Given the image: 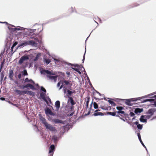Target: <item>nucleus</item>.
Instances as JSON below:
<instances>
[{
  "mask_svg": "<svg viewBox=\"0 0 156 156\" xmlns=\"http://www.w3.org/2000/svg\"><path fill=\"white\" fill-rule=\"evenodd\" d=\"M6 76H5L4 78V80H5L6 79Z\"/></svg>",
  "mask_w": 156,
  "mask_h": 156,
  "instance_id": "nucleus-64",
  "label": "nucleus"
},
{
  "mask_svg": "<svg viewBox=\"0 0 156 156\" xmlns=\"http://www.w3.org/2000/svg\"><path fill=\"white\" fill-rule=\"evenodd\" d=\"M73 108V106H72L71 108H70L71 110H72Z\"/></svg>",
  "mask_w": 156,
  "mask_h": 156,
  "instance_id": "nucleus-60",
  "label": "nucleus"
},
{
  "mask_svg": "<svg viewBox=\"0 0 156 156\" xmlns=\"http://www.w3.org/2000/svg\"><path fill=\"white\" fill-rule=\"evenodd\" d=\"M66 74H67V75H69L70 74V73L69 72H66Z\"/></svg>",
  "mask_w": 156,
  "mask_h": 156,
  "instance_id": "nucleus-52",
  "label": "nucleus"
},
{
  "mask_svg": "<svg viewBox=\"0 0 156 156\" xmlns=\"http://www.w3.org/2000/svg\"><path fill=\"white\" fill-rule=\"evenodd\" d=\"M130 115L131 117H133L135 115V114L133 112H131L130 113Z\"/></svg>",
  "mask_w": 156,
  "mask_h": 156,
  "instance_id": "nucleus-40",
  "label": "nucleus"
},
{
  "mask_svg": "<svg viewBox=\"0 0 156 156\" xmlns=\"http://www.w3.org/2000/svg\"><path fill=\"white\" fill-rule=\"evenodd\" d=\"M143 111V109L142 108H137L135 109L134 112L136 114H137L138 113H140L142 112Z\"/></svg>",
  "mask_w": 156,
  "mask_h": 156,
  "instance_id": "nucleus-15",
  "label": "nucleus"
},
{
  "mask_svg": "<svg viewBox=\"0 0 156 156\" xmlns=\"http://www.w3.org/2000/svg\"><path fill=\"white\" fill-rule=\"evenodd\" d=\"M108 102L112 106H115V104L113 101L109 100H108Z\"/></svg>",
  "mask_w": 156,
  "mask_h": 156,
  "instance_id": "nucleus-29",
  "label": "nucleus"
},
{
  "mask_svg": "<svg viewBox=\"0 0 156 156\" xmlns=\"http://www.w3.org/2000/svg\"><path fill=\"white\" fill-rule=\"evenodd\" d=\"M98 110H96L95 111V113L94 114V115L95 116L101 115H102V113L101 112H97Z\"/></svg>",
  "mask_w": 156,
  "mask_h": 156,
  "instance_id": "nucleus-21",
  "label": "nucleus"
},
{
  "mask_svg": "<svg viewBox=\"0 0 156 156\" xmlns=\"http://www.w3.org/2000/svg\"><path fill=\"white\" fill-rule=\"evenodd\" d=\"M30 42L29 41H25L21 43L20 44H19L18 46V48H21L24 46L29 45V43Z\"/></svg>",
  "mask_w": 156,
  "mask_h": 156,
  "instance_id": "nucleus-5",
  "label": "nucleus"
},
{
  "mask_svg": "<svg viewBox=\"0 0 156 156\" xmlns=\"http://www.w3.org/2000/svg\"><path fill=\"white\" fill-rule=\"evenodd\" d=\"M18 87H20V88H21V87H22V86H17Z\"/></svg>",
  "mask_w": 156,
  "mask_h": 156,
  "instance_id": "nucleus-62",
  "label": "nucleus"
},
{
  "mask_svg": "<svg viewBox=\"0 0 156 156\" xmlns=\"http://www.w3.org/2000/svg\"><path fill=\"white\" fill-rule=\"evenodd\" d=\"M77 72L79 73L80 74H81V72L79 70V71H78V72Z\"/></svg>",
  "mask_w": 156,
  "mask_h": 156,
  "instance_id": "nucleus-59",
  "label": "nucleus"
},
{
  "mask_svg": "<svg viewBox=\"0 0 156 156\" xmlns=\"http://www.w3.org/2000/svg\"><path fill=\"white\" fill-rule=\"evenodd\" d=\"M52 139L53 140L54 143H56L58 140V138L57 136L54 135L52 136Z\"/></svg>",
  "mask_w": 156,
  "mask_h": 156,
  "instance_id": "nucleus-20",
  "label": "nucleus"
},
{
  "mask_svg": "<svg viewBox=\"0 0 156 156\" xmlns=\"http://www.w3.org/2000/svg\"><path fill=\"white\" fill-rule=\"evenodd\" d=\"M17 43L16 42H15L13 45L12 46V49L17 44Z\"/></svg>",
  "mask_w": 156,
  "mask_h": 156,
  "instance_id": "nucleus-41",
  "label": "nucleus"
},
{
  "mask_svg": "<svg viewBox=\"0 0 156 156\" xmlns=\"http://www.w3.org/2000/svg\"><path fill=\"white\" fill-rule=\"evenodd\" d=\"M44 60L45 63L46 65H48L51 62V60L49 59L45 58H44Z\"/></svg>",
  "mask_w": 156,
  "mask_h": 156,
  "instance_id": "nucleus-24",
  "label": "nucleus"
},
{
  "mask_svg": "<svg viewBox=\"0 0 156 156\" xmlns=\"http://www.w3.org/2000/svg\"><path fill=\"white\" fill-rule=\"evenodd\" d=\"M28 87H30L31 89H34V86L30 83L27 84L25 85L22 86L21 88V89H24Z\"/></svg>",
  "mask_w": 156,
  "mask_h": 156,
  "instance_id": "nucleus-9",
  "label": "nucleus"
},
{
  "mask_svg": "<svg viewBox=\"0 0 156 156\" xmlns=\"http://www.w3.org/2000/svg\"><path fill=\"white\" fill-rule=\"evenodd\" d=\"M108 114L110 115H112L113 116H115L116 115L115 113L114 112H108Z\"/></svg>",
  "mask_w": 156,
  "mask_h": 156,
  "instance_id": "nucleus-30",
  "label": "nucleus"
},
{
  "mask_svg": "<svg viewBox=\"0 0 156 156\" xmlns=\"http://www.w3.org/2000/svg\"><path fill=\"white\" fill-rule=\"evenodd\" d=\"M94 104V108L95 109H97V108H98V105L97 104L96 102H94V104Z\"/></svg>",
  "mask_w": 156,
  "mask_h": 156,
  "instance_id": "nucleus-33",
  "label": "nucleus"
},
{
  "mask_svg": "<svg viewBox=\"0 0 156 156\" xmlns=\"http://www.w3.org/2000/svg\"><path fill=\"white\" fill-rule=\"evenodd\" d=\"M72 69H74L75 71H76L77 72H78L79 71V69H78L77 68H73L72 67Z\"/></svg>",
  "mask_w": 156,
  "mask_h": 156,
  "instance_id": "nucleus-44",
  "label": "nucleus"
},
{
  "mask_svg": "<svg viewBox=\"0 0 156 156\" xmlns=\"http://www.w3.org/2000/svg\"><path fill=\"white\" fill-rule=\"evenodd\" d=\"M22 75L21 74H20L18 75V77L19 79H20L21 78Z\"/></svg>",
  "mask_w": 156,
  "mask_h": 156,
  "instance_id": "nucleus-45",
  "label": "nucleus"
},
{
  "mask_svg": "<svg viewBox=\"0 0 156 156\" xmlns=\"http://www.w3.org/2000/svg\"><path fill=\"white\" fill-rule=\"evenodd\" d=\"M29 59V57L27 55H23L21 57L19 61V64L20 65H21L24 62L28 60Z\"/></svg>",
  "mask_w": 156,
  "mask_h": 156,
  "instance_id": "nucleus-3",
  "label": "nucleus"
},
{
  "mask_svg": "<svg viewBox=\"0 0 156 156\" xmlns=\"http://www.w3.org/2000/svg\"><path fill=\"white\" fill-rule=\"evenodd\" d=\"M25 82H31L33 83V84H34V81H33L31 80H29L28 78H27L25 80Z\"/></svg>",
  "mask_w": 156,
  "mask_h": 156,
  "instance_id": "nucleus-23",
  "label": "nucleus"
},
{
  "mask_svg": "<svg viewBox=\"0 0 156 156\" xmlns=\"http://www.w3.org/2000/svg\"><path fill=\"white\" fill-rule=\"evenodd\" d=\"M39 119L46 129L48 130L51 132H56L57 131L56 128L51 124L48 123L47 122L46 119L42 116H40Z\"/></svg>",
  "mask_w": 156,
  "mask_h": 156,
  "instance_id": "nucleus-1",
  "label": "nucleus"
},
{
  "mask_svg": "<svg viewBox=\"0 0 156 156\" xmlns=\"http://www.w3.org/2000/svg\"><path fill=\"white\" fill-rule=\"evenodd\" d=\"M49 156H52L53 154V153H49Z\"/></svg>",
  "mask_w": 156,
  "mask_h": 156,
  "instance_id": "nucleus-53",
  "label": "nucleus"
},
{
  "mask_svg": "<svg viewBox=\"0 0 156 156\" xmlns=\"http://www.w3.org/2000/svg\"><path fill=\"white\" fill-rule=\"evenodd\" d=\"M45 113L46 115L48 116V115H54V114L52 112L51 110L48 108H47L45 110Z\"/></svg>",
  "mask_w": 156,
  "mask_h": 156,
  "instance_id": "nucleus-7",
  "label": "nucleus"
},
{
  "mask_svg": "<svg viewBox=\"0 0 156 156\" xmlns=\"http://www.w3.org/2000/svg\"><path fill=\"white\" fill-rule=\"evenodd\" d=\"M85 52H86V51L85 52L84 54V55L83 56V59L82 60L83 62H84V59H85Z\"/></svg>",
  "mask_w": 156,
  "mask_h": 156,
  "instance_id": "nucleus-46",
  "label": "nucleus"
},
{
  "mask_svg": "<svg viewBox=\"0 0 156 156\" xmlns=\"http://www.w3.org/2000/svg\"><path fill=\"white\" fill-rule=\"evenodd\" d=\"M137 127L138 129H142V126L140 124H138L137 125Z\"/></svg>",
  "mask_w": 156,
  "mask_h": 156,
  "instance_id": "nucleus-35",
  "label": "nucleus"
},
{
  "mask_svg": "<svg viewBox=\"0 0 156 156\" xmlns=\"http://www.w3.org/2000/svg\"><path fill=\"white\" fill-rule=\"evenodd\" d=\"M45 93H41L40 94V96L41 98L44 100L46 103H48V101L45 98Z\"/></svg>",
  "mask_w": 156,
  "mask_h": 156,
  "instance_id": "nucleus-17",
  "label": "nucleus"
},
{
  "mask_svg": "<svg viewBox=\"0 0 156 156\" xmlns=\"http://www.w3.org/2000/svg\"><path fill=\"white\" fill-rule=\"evenodd\" d=\"M154 111L152 109H149L148 112V114H149L150 116L152 115L154 113Z\"/></svg>",
  "mask_w": 156,
  "mask_h": 156,
  "instance_id": "nucleus-25",
  "label": "nucleus"
},
{
  "mask_svg": "<svg viewBox=\"0 0 156 156\" xmlns=\"http://www.w3.org/2000/svg\"><path fill=\"white\" fill-rule=\"evenodd\" d=\"M71 10H72V12H73V7H72L71 8Z\"/></svg>",
  "mask_w": 156,
  "mask_h": 156,
  "instance_id": "nucleus-57",
  "label": "nucleus"
},
{
  "mask_svg": "<svg viewBox=\"0 0 156 156\" xmlns=\"http://www.w3.org/2000/svg\"><path fill=\"white\" fill-rule=\"evenodd\" d=\"M120 119H121V120H123V121L125 122V120L124 119L122 118L121 117H120Z\"/></svg>",
  "mask_w": 156,
  "mask_h": 156,
  "instance_id": "nucleus-54",
  "label": "nucleus"
},
{
  "mask_svg": "<svg viewBox=\"0 0 156 156\" xmlns=\"http://www.w3.org/2000/svg\"><path fill=\"white\" fill-rule=\"evenodd\" d=\"M97 93L98 94H99L100 95H101V94L100 93H99L97 91Z\"/></svg>",
  "mask_w": 156,
  "mask_h": 156,
  "instance_id": "nucleus-61",
  "label": "nucleus"
},
{
  "mask_svg": "<svg viewBox=\"0 0 156 156\" xmlns=\"http://www.w3.org/2000/svg\"><path fill=\"white\" fill-rule=\"evenodd\" d=\"M69 100H70V102L72 105H73L75 104V103L74 102V101L73 100V98L71 97H69Z\"/></svg>",
  "mask_w": 156,
  "mask_h": 156,
  "instance_id": "nucleus-22",
  "label": "nucleus"
},
{
  "mask_svg": "<svg viewBox=\"0 0 156 156\" xmlns=\"http://www.w3.org/2000/svg\"><path fill=\"white\" fill-rule=\"evenodd\" d=\"M89 102V101H87L86 102V108H87L88 107V103Z\"/></svg>",
  "mask_w": 156,
  "mask_h": 156,
  "instance_id": "nucleus-43",
  "label": "nucleus"
},
{
  "mask_svg": "<svg viewBox=\"0 0 156 156\" xmlns=\"http://www.w3.org/2000/svg\"><path fill=\"white\" fill-rule=\"evenodd\" d=\"M13 71L12 69H10L9 70V77L10 79V80H13Z\"/></svg>",
  "mask_w": 156,
  "mask_h": 156,
  "instance_id": "nucleus-12",
  "label": "nucleus"
},
{
  "mask_svg": "<svg viewBox=\"0 0 156 156\" xmlns=\"http://www.w3.org/2000/svg\"><path fill=\"white\" fill-rule=\"evenodd\" d=\"M60 82H59L58 83H57V87H59L60 85Z\"/></svg>",
  "mask_w": 156,
  "mask_h": 156,
  "instance_id": "nucleus-47",
  "label": "nucleus"
},
{
  "mask_svg": "<svg viewBox=\"0 0 156 156\" xmlns=\"http://www.w3.org/2000/svg\"><path fill=\"white\" fill-rule=\"evenodd\" d=\"M23 75H24V76L27 75V71L26 70H25V69L24 70L23 73Z\"/></svg>",
  "mask_w": 156,
  "mask_h": 156,
  "instance_id": "nucleus-38",
  "label": "nucleus"
},
{
  "mask_svg": "<svg viewBox=\"0 0 156 156\" xmlns=\"http://www.w3.org/2000/svg\"><path fill=\"white\" fill-rule=\"evenodd\" d=\"M154 94H153L152 93H151L150 94H148V95H145V96H143L141 97L142 98H147L148 96H149L150 95H153Z\"/></svg>",
  "mask_w": 156,
  "mask_h": 156,
  "instance_id": "nucleus-37",
  "label": "nucleus"
},
{
  "mask_svg": "<svg viewBox=\"0 0 156 156\" xmlns=\"http://www.w3.org/2000/svg\"><path fill=\"white\" fill-rule=\"evenodd\" d=\"M52 58L54 59V60L56 62H58L59 61V60L57 59H55V58Z\"/></svg>",
  "mask_w": 156,
  "mask_h": 156,
  "instance_id": "nucleus-48",
  "label": "nucleus"
},
{
  "mask_svg": "<svg viewBox=\"0 0 156 156\" xmlns=\"http://www.w3.org/2000/svg\"><path fill=\"white\" fill-rule=\"evenodd\" d=\"M0 23H2V22H0ZM3 23H5V24H8V23L7 22H4Z\"/></svg>",
  "mask_w": 156,
  "mask_h": 156,
  "instance_id": "nucleus-55",
  "label": "nucleus"
},
{
  "mask_svg": "<svg viewBox=\"0 0 156 156\" xmlns=\"http://www.w3.org/2000/svg\"><path fill=\"white\" fill-rule=\"evenodd\" d=\"M27 29V30H28L29 31H30V30H31V29Z\"/></svg>",
  "mask_w": 156,
  "mask_h": 156,
  "instance_id": "nucleus-63",
  "label": "nucleus"
},
{
  "mask_svg": "<svg viewBox=\"0 0 156 156\" xmlns=\"http://www.w3.org/2000/svg\"><path fill=\"white\" fill-rule=\"evenodd\" d=\"M0 99L2 101H4L5 100V98L3 97H1L0 98Z\"/></svg>",
  "mask_w": 156,
  "mask_h": 156,
  "instance_id": "nucleus-49",
  "label": "nucleus"
},
{
  "mask_svg": "<svg viewBox=\"0 0 156 156\" xmlns=\"http://www.w3.org/2000/svg\"><path fill=\"white\" fill-rule=\"evenodd\" d=\"M123 108L121 106H117L116 107V109L119 111L122 110Z\"/></svg>",
  "mask_w": 156,
  "mask_h": 156,
  "instance_id": "nucleus-32",
  "label": "nucleus"
},
{
  "mask_svg": "<svg viewBox=\"0 0 156 156\" xmlns=\"http://www.w3.org/2000/svg\"><path fill=\"white\" fill-rule=\"evenodd\" d=\"M41 55L40 53H38L36 55V57L34 59V61H36L37 60L38 58Z\"/></svg>",
  "mask_w": 156,
  "mask_h": 156,
  "instance_id": "nucleus-28",
  "label": "nucleus"
},
{
  "mask_svg": "<svg viewBox=\"0 0 156 156\" xmlns=\"http://www.w3.org/2000/svg\"><path fill=\"white\" fill-rule=\"evenodd\" d=\"M12 27H13V28H11L10 27H9L8 28L9 30H12L13 31H16L17 30H23L25 29L23 27H18L17 28H16L13 25H12Z\"/></svg>",
  "mask_w": 156,
  "mask_h": 156,
  "instance_id": "nucleus-4",
  "label": "nucleus"
},
{
  "mask_svg": "<svg viewBox=\"0 0 156 156\" xmlns=\"http://www.w3.org/2000/svg\"><path fill=\"white\" fill-rule=\"evenodd\" d=\"M147 117L146 115H142L140 119V121L143 122H146L147 120L146 118Z\"/></svg>",
  "mask_w": 156,
  "mask_h": 156,
  "instance_id": "nucleus-10",
  "label": "nucleus"
},
{
  "mask_svg": "<svg viewBox=\"0 0 156 156\" xmlns=\"http://www.w3.org/2000/svg\"><path fill=\"white\" fill-rule=\"evenodd\" d=\"M29 45H30L32 46L37 48V44L33 41H29Z\"/></svg>",
  "mask_w": 156,
  "mask_h": 156,
  "instance_id": "nucleus-13",
  "label": "nucleus"
},
{
  "mask_svg": "<svg viewBox=\"0 0 156 156\" xmlns=\"http://www.w3.org/2000/svg\"><path fill=\"white\" fill-rule=\"evenodd\" d=\"M14 92L17 95L20 96L23 95L22 91L20 90L16 89L14 90Z\"/></svg>",
  "mask_w": 156,
  "mask_h": 156,
  "instance_id": "nucleus-19",
  "label": "nucleus"
},
{
  "mask_svg": "<svg viewBox=\"0 0 156 156\" xmlns=\"http://www.w3.org/2000/svg\"><path fill=\"white\" fill-rule=\"evenodd\" d=\"M41 73L42 74H45V73L47 74V77L49 79L51 80H53L55 82L57 80L58 77L57 76H53L55 74L53 73L52 71H49L47 70H44L41 71Z\"/></svg>",
  "mask_w": 156,
  "mask_h": 156,
  "instance_id": "nucleus-2",
  "label": "nucleus"
},
{
  "mask_svg": "<svg viewBox=\"0 0 156 156\" xmlns=\"http://www.w3.org/2000/svg\"><path fill=\"white\" fill-rule=\"evenodd\" d=\"M51 122L53 123H60L61 124H63V121L61 120H59L57 119H53L51 120Z\"/></svg>",
  "mask_w": 156,
  "mask_h": 156,
  "instance_id": "nucleus-6",
  "label": "nucleus"
},
{
  "mask_svg": "<svg viewBox=\"0 0 156 156\" xmlns=\"http://www.w3.org/2000/svg\"><path fill=\"white\" fill-rule=\"evenodd\" d=\"M84 73H85V75H86V76H87V78L89 79V78L87 76V74H86V72H85V71L84 70Z\"/></svg>",
  "mask_w": 156,
  "mask_h": 156,
  "instance_id": "nucleus-58",
  "label": "nucleus"
},
{
  "mask_svg": "<svg viewBox=\"0 0 156 156\" xmlns=\"http://www.w3.org/2000/svg\"><path fill=\"white\" fill-rule=\"evenodd\" d=\"M134 123L136 125H138V122H137V121H136V122H135Z\"/></svg>",
  "mask_w": 156,
  "mask_h": 156,
  "instance_id": "nucleus-50",
  "label": "nucleus"
},
{
  "mask_svg": "<svg viewBox=\"0 0 156 156\" xmlns=\"http://www.w3.org/2000/svg\"><path fill=\"white\" fill-rule=\"evenodd\" d=\"M137 136H138V139H139L140 142L141 143V144L142 145L146 148V150L147 151V150L146 148V147H145V145L143 143L142 141L140 135V133H137Z\"/></svg>",
  "mask_w": 156,
  "mask_h": 156,
  "instance_id": "nucleus-16",
  "label": "nucleus"
},
{
  "mask_svg": "<svg viewBox=\"0 0 156 156\" xmlns=\"http://www.w3.org/2000/svg\"><path fill=\"white\" fill-rule=\"evenodd\" d=\"M63 83H65L66 85H70L71 86L72 85V84L70 83L69 81L68 80H64L63 81Z\"/></svg>",
  "mask_w": 156,
  "mask_h": 156,
  "instance_id": "nucleus-27",
  "label": "nucleus"
},
{
  "mask_svg": "<svg viewBox=\"0 0 156 156\" xmlns=\"http://www.w3.org/2000/svg\"><path fill=\"white\" fill-rule=\"evenodd\" d=\"M153 101V100L152 99H146V100H144L143 101V102L145 103V102H147V101L151 102V101Z\"/></svg>",
  "mask_w": 156,
  "mask_h": 156,
  "instance_id": "nucleus-31",
  "label": "nucleus"
},
{
  "mask_svg": "<svg viewBox=\"0 0 156 156\" xmlns=\"http://www.w3.org/2000/svg\"><path fill=\"white\" fill-rule=\"evenodd\" d=\"M62 87H63L62 85H61V86L60 87V88H59V90H60V89H61L62 88Z\"/></svg>",
  "mask_w": 156,
  "mask_h": 156,
  "instance_id": "nucleus-56",
  "label": "nucleus"
},
{
  "mask_svg": "<svg viewBox=\"0 0 156 156\" xmlns=\"http://www.w3.org/2000/svg\"><path fill=\"white\" fill-rule=\"evenodd\" d=\"M30 38L31 39H34V40L36 41L40 42V41L38 40V39L36 38H35L34 37L36 36V34H35L34 33H31L30 32Z\"/></svg>",
  "mask_w": 156,
  "mask_h": 156,
  "instance_id": "nucleus-8",
  "label": "nucleus"
},
{
  "mask_svg": "<svg viewBox=\"0 0 156 156\" xmlns=\"http://www.w3.org/2000/svg\"><path fill=\"white\" fill-rule=\"evenodd\" d=\"M55 146L54 145H51L50 148L49 153H54V151H55Z\"/></svg>",
  "mask_w": 156,
  "mask_h": 156,
  "instance_id": "nucleus-14",
  "label": "nucleus"
},
{
  "mask_svg": "<svg viewBox=\"0 0 156 156\" xmlns=\"http://www.w3.org/2000/svg\"><path fill=\"white\" fill-rule=\"evenodd\" d=\"M41 90L42 91H43L44 93H46V90L43 87H41Z\"/></svg>",
  "mask_w": 156,
  "mask_h": 156,
  "instance_id": "nucleus-36",
  "label": "nucleus"
},
{
  "mask_svg": "<svg viewBox=\"0 0 156 156\" xmlns=\"http://www.w3.org/2000/svg\"><path fill=\"white\" fill-rule=\"evenodd\" d=\"M4 72H2L1 73L0 75V79H1V81H2L3 79V78L4 77Z\"/></svg>",
  "mask_w": 156,
  "mask_h": 156,
  "instance_id": "nucleus-26",
  "label": "nucleus"
},
{
  "mask_svg": "<svg viewBox=\"0 0 156 156\" xmlns=\"http://www.w3.org/2000/svg\"><path fill=\"white\" fill-rule=\"evenodd\" d=\"M126 105H128L131 106L130 101L129 100V99L126 100Z\"/></svg>",
  "mask_w": 156,
  "mask_h": 156,
  "instance_id": "nucleus-34",
  "label": "nucleus"
},
{
  "mask_svg": "<svg viewBox=\"0 0 156 156\" xmlns=\"http://www.w3.org/2000/svg\"><path fill=\"white\" fill-rule=\"evenodd\" d=\"M118 112L119 113H121L122 114H124L125 113L124 112V111H122V110L119 111Z\"/></svg>",
  "mask_w": 156,
  "mask_h": 156,
  "instance_id": "nucleus-42",
  "label": "nucleus"
},
{
  "mask_svg": "<svg viewBox=\"0 0 156 156\" xmlns=\"http://www.w3.org/2000/svg\"><path fill=\"white\" fill-rule=\"evenodd\" d=\"M67 92L68 93V94L70 95H71L73 93L72 92L69 90H67Z\"/></svg>",
  "mask_w": 156,
  "mask_h": 156,
  "instance_id": "nucleus-39",
  "label": "nucleus"
},
{
  "mask_svg": "<svg viewBox=\"0 0 156 156\" xmlns=\"http://www.w3.org/2000/svg\"><path fill=\"white\" fill-rule=\"evenodd\" d=\"M73 114H74L73 112H72V113H71L70 114H69V116H71L73 115Z\"/></svg>",
  "mask_w": 156,
  "mask_h": 156,
  "instance_id": "nucleus-51",
  "label": "nucleus"
},
{
  "mask_svg": "<svg viewBox=\"0 0 156 156\" xmlns=\"http://www.w3.org/2000/svg\"><path fill=\"white\" fill-rule=\"evenodd\" d=\"M23 95L27 94L28 95H33L34 93L31 91L29 90H22Z\"/></svg>",
  "mask_w": 156,
  "mask_h": 156,
  "instance_id": "nucleus-11",
  "label": "nucleus"
},
{
  "mask_svg": "<svg viewBox=\"0 0 156 156\" xmlns=\"http://www.w3.org/2000/svg\"><path fill=\"white\" fill-rule=\"evenodd\" d=\"M55 107L57 110H58L60 107V102L59 101H56L55 103Z\"/></svg>",
  "mask_w": 156,
  "mask_h": 156,
  "instance_id": "nucleus-18",
  "label": "nucleus"
}]
</instances>
